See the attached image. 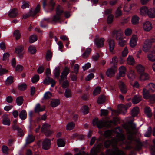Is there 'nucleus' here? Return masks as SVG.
Here are the masks:
<instances>
[{
	"mask_svg": "<svg viewBox=\"0 0 155 155\" xmlns=\"http://www.w3.org/2000/svg\"><path fill=\"white\" fill-rule=\"evenodd\" d=\"M56 14L52 18H44L43 21L40 22V26L43 28H46L47 27V24L49 23H56L60 21L61 15L64 14L66 18H68V12H64L61 10L60 5L58 6L56 9Z\"/></svg>",
	"mask_w": 155,
	"mask_h": 155,
	"instance_id": "nucleus-1",
	"label": "nucleus"
},
{
	"mask_svg": "<svg viewBox=\"0 0 155 155\" xmlns=\"http://www.w3.org/2000/svg\"><path fill=\"white\" fill-rule=\"evenodd\" d=\"M116 139L112 137V140H107L104 143V147L109 148L110 146H112L114 150L108 149L106 150V153L107 155H126L125 153L122 150H120L117 145L114 144Z\"/></svg>",
	"mask_w": 155,
	"mask_h": 155,
	"instance_id": "nucleus-2",
	"label": "nucleus"
},
{
	"mask_svg": "<svg viewBox=\"0 0 155 155\" xmlns=\"http://www.w3.org/2000/svg\"><path fill=\"white\" fill-rule=\"evenodd\" d=\"M68 75V67L66 66L65 69L62 72L60 78L58 80L59 84H62V87L63 88H66L64 93V96L67 98H68V80H67Z\"/></svg>",
	"mask_w": 155,
	"mask_h": 155,
	"instance_id": "nucleus-3",
	"label": "nucleus"
},
{
	"mask_svg": "<svg viewBox=\"0 0 155 155\" xmlns=\"http://www.w3.org/2000/svg\"><path fill=\"white\" fill-rule=\"evenodd\" d=\"M155 91V84L150 83L148 84L146 88L143 90V95L144 98L149 99L151 95L150 93L153 92Z\"/></svg>",
	"mask_w": 155,
	"mask_h": 155,
	"instance_id": "nucleus-4",
	"label": "nucleus"
},
{
	"mask_svg": "<svg viewBox=\"0 0 155 155\" xmlns=\"http://www.w3.org/2000/svg\"><path fill=\"white\" fill-rule=\"evenodd\" d=\"M140 11L141 14H147L150 18L155 17V8H153L149 9L146 6H143L141 8Z\"/></svg>",
	"mask_w": 155,
	"mask_h": 155,
	"instance_id": "nucleus-5",
	"label": "nucleus"
},
{
	"mask_svg": "<svg viewBox=\"0 0 155 155\" xmlns=\"http://www.w3.org/2000/svg\"><path fill=\"white\" fill-rule=\"evenodd\" d=\"M137 71L140 74V77L143 80L148 79L149 75L144 72L145 68L143 66L139 64L137 67Z\"/></svg>",
	"mask_w": 155,
	"mask_h": 155,
	"instance_id": "nucleus-6",
	"label": "nucleus"
},
{
	"mask_svg": "<svg viewBox=\"0 0 155 155\" xmlns=\"http://www.w3.org/2000/svg\"><path fill=\"white\" fill-rule=\"evenodd\" d=\"M154 42H155V38H151L150 39H147L145 43L146 45L143 47V51L145 52L148 51V47H151L152 44Z\"/></svg>",
	"mask_w": 155,
	"mask_h": 155,
	"instance_id": "nucleus-7",
	"label": "nucleus"
},
{
	"mask_svg": "<svg viewBox=\"0 0 155 155\" xmlns=\"http://www.w3.org/2000/svg\"><path fill=\"white\" fill-rule=\"evenodd\" d=\"M24 49L23 46L21 45H18L15 48V53L17 54L19 58H21L23 55V52Z\"/></svg>",
	"mask_w": 155,
	"mask_h": 155,
	"instance_id": "nucleus-8",
	"label": "nucleus"
},
{
	"mask_svg": "<svg viewBox=\"0 0 155 155\" xmlns=\"http://www.w3.org/2000/svg\"><path fill=\"white\" fill-rule=\"evenodd\" d=\"M101 146L100 144H98L96 146L95 145L94 147L91 150V155H97V153L101 151Z\"/></svg>",
	"mask_w": 155,
	"mask_h": 155,
	"instance_id": "nucleus-9",
	"label": "nucleus"
},
{
	"mask_svg": "<svg viewBox=\"0 0 155 155\" xmlns=\"http://www.w3.org/2000/svg\"><path fill=\"white\" fill-rule=\"evenodd\" d=\"M112 35L116 36V38L117 40H121L123 39L122 33L119 30H114L112 31Z\"/></svg>",
	"mask_w": 155,
	"mask_h": 155,
	"instance_id": "nucleus-10",
	"label": "nucleus"
},
{
	"mask_svg": "<svg viewBox=\"0 0 155 155\" xmlns=\"http://www.w3.org/2000/svg\"><path fill=\"white\" fill-rule=\"evenodd\" d=\"M92 123L93 126H97L99 129H101L103 127V122L101 120H99L98 118H95L93 119Z\"/></svg>",
	"mask_w": 155,
	"mask_h": 155,
	"instance_id": "nucleus-11",
	"label": "nucleus"
},
{
	"mask_svg": "<svg viewBox=\"0 0 155 155\" xmlns=\"http://www.w3.org/2000/svg\"><path fill=\"white\" fill-rule=\"evenodd\" d=\"M51 145V141L50 140L48 139H45L42 143L43 148L45 150H47L49 149Z\"/></svg>",
	"mask_w": 155,
	"mask_h": 155,
	"instance_id": "nucleus-12",
	"label": "nucleus"
},
{
	"mask_svg": "<svg viewBox=\"0 0 155 155\" xmlns=\"http://www.w3.org/2000/svg\"><path fill=\"white\" fill-rule=\"evenodd\" d=\"M117 129H118L120 132V133L119 132L117 133V137L118 140L120 142L124 141L125 139V137L123 134L121 133L122 131V129L119 127H117Z\"/></svg>",
	"mask_w": 155,
	"mask_h": 155,
	"instance_id": "nucleus-13",
	"label": "nucleus"
},
{
	"mask_svg": "<svg viewBox=\"0 0 155 155\" xmlns=\"http://www.w3.org/2000/svg\"><path fill=\"white\" fill-rule=\"evenodd\" d=\"M43 83L44 84L48 85L50 83L51 84V86L53 87L55 84V81L52 78L49 77H47L43 81Z\"/></svg>",
	"mask_w": 155,
	"mask_h": 155,
	"instance_id": "nucleus-14",
	"label": "nucleus"
},
{
	"mask_svg": "<svg viewBox=\"0 0 155 155\" xmlns=\"http://www.w3.org/2000/svg\"><path fill=\"white\" fill-rule=\"evenodd\" d=\"M50 126L48 124H45L42 125L41 130L45 132L48 136H50L52 134V132L48 130V128Z\"/></svg>",
	"mask_w": 155,
	"mask_h": 155,
	"instance_id": "nucleus-15",
	"label": "nucleus"
},
{
	"mask_svg": "<svg viewBox=\"0 0 155 155\" xmlns=\"http://www.w3.org/2000/svg\"><path fill=\"white\" fill-rule=\"evenodd\" d=\"M148 59L151 61H155V46L153 47L150 53L147 55Z\"/></svg>",
	"mask_w": 155,
	"mask_h": 155,
	"instance_id": "nucleus-16",
	"label": "nucleus"
},
{
	"mask_svg": "<svg viewBox=\"0 0 155 155\" xmlns=\"http://www.w3.org/2000/svg\"><path fill=\"white\" fill-rule=\"evenodd\" d=\"M143 28L145 31H150L152 28V24L150 22L147 21L143 24Z\"/></svg>",
	"mask_w": 155,
	"mask_h": 155,
	"instance_id": "nucleus-17",
	"label": "nucleus"
},
{
	"mask_svg": "<svg viewBox=\"0 0 155 155\" xmlns=\"http://www.w3.org/2000/svg\"><path fill=\"white\" fill-rule=\"evenodd\" d=\"M131 103L130 102L127 103L125 105L120 104L118 105V107L120 111L123 110L126 111L131 106Z\"/></svg>",
	"mask_w": 155,
	"mask_h": 155,
	"instance_id": "nucleus-18",
	"label": "nucleus"
},
{
	"mask_svg": "<svg viewBox=\"0 0 155 155\" xmlns=\"http://www.w3.org/2000/svg\"><path fill=\"white\" fill-rule=\"evenodd\" d=\"M104 41V39L103 38H101L99 39L96 38L95 40V44L98 47H103Z\"/></svg>",
	"mask_w": 155,
	"mask_h": 155,
	"instance_id": "nucleus-19",
	"label": "nucleus"
},
{
	"mask_svg": "<svg viewBox=\"0 0 155 155\" xmlns=\"http://www.w3.org/2000/svg\"><path fill=\"white\" fill-rule=\"evenodd\" d=\"M137 38L136 36H133L130 40V45L132 48L135 47L137 43Z\"/></svg>",
	"mask_w": 155,
	"mask_h": 155,
	"instance_id": "nucleus-20",
	"label": "nucleus"
},
{
	"mask_svg": "<svg viewBox=\"0 0 155 155\" xmlns=\"http://www.w3.org/2000/svg\"><path fill=\"white\" fill-rule=\"evenodd\" d=\"M18 14V10L17 9L14 8L12 9L8 14L9 17L11 18H15Z\"/></svg>",
	"mask_w": 155,
	"mask_h": 155,
	"instance_id": "nucleus-21",
	"label": "nucleus"
},
{
	"mask_svg": "<svg viewBox=\"0 0 155 155\" xmlns=\"http://www.w3.org/2000/svg\"><path fill=\"white\" fill-rule=\"evenodd\" d=\"M144 112L145 114L148 118H150L152 115L151 110L150 108L148 106H146L145 107L144 110Z\"/></svg>",
	"mask_w": 155,
	"mask_h": 155,
	"instance_id": "nucleus-22",
	"label": "nucleus"
},
{
	"mask_svg": "<svg viewBox=\"0 0 155 155\" xmlns=\"http://www.w3.org/2000/svg\"><path fill=\"white\" fill-rule=\"evenodd\" d=\"M126 68L123 66H121L119 68V77H123L126 74Z\"/></svg>",
	"mask_w": 155,
	"mask_h": 155,
	"instance_id": "nucleus-23",
	"label": "nucleus"
},
{
	"mask_svg": "<svg viewBox=\"0 0 155 155\" xmlns=\"http://www.w3.org/2000/svg\"><path fill=\"white\" fill-rule=\"evenodd\" d=\"M35 140V137L31 134L28 135L26 140V143L29 144L33 142Z\"/></svg>",
	"mask_w": 155,
	"mask_h": 155,
	"instance_id": "nucleus-24",
	"label": "nucleus"
},
{
	"mask_svg": "<svg viewBox=\"0 0 155 155\" xmlns=\"http://www.w3.org/2000/svg\"><path fill=\"white\" fill-rule=\"evenodd\" d=\"M60 103V101L58 99H54L52 100L50 102L51 106L53 107H55L59 105Z\"/></svg>",
	"mask_w": 155,
	"mask_h": 155,
	"instance_id": "nucleus-25",
	"label": "nucleus"
},
{
	"mask_svg": "<svg viewBox=\"0 0 155 155\" xmlns=\"http://www.w3.org/2000/svg\"><path fill=\"white\" fill-rule=\"evenodd\" d=\"M114 69L113 68H108L106 72V75L109 77L113 76L114 75Z\"/></svg>",
	"mask_w": 155,
	"mask_h": 155,
	"instance_id": "nucleus-26",
	"label": "nucleus"
},
{
	"mask_svg": "<svg viewBox=\"0 0 155 155\" xmlns=\"http://www.w3.org/2000/svg\"><path fill=\"white\" fill-rule=\"evenodd\" d=\"M109 50L111 52H113L115 47V43L114 40L110 39L108 41Z\"/></svg>",
	"mask_w": 155,
	"mask_h": 155,
	"instance_id": "nucleus-27",
	"label": "nucleus"
},
{
	"mask_svg": "<svg viewBox=\"0 0 155 155\" xmlns=\"http://www.w3.org/2000/svg\"><path fill=\"white\" fill-rule=\"evenodd\" d=\"M92 51L91 49L89 48H87L85 51L82 54V57L84 58H87Z\"/></svg>",
	"mask_w": 155,
	"mask_h": 155,
	"instance_id": "nucleus-28",
	"label": "nucleus"
},
{
	"mask_svg": "<svg viewBox=\"0 0 155 155\" xmlns=\"http://www.w3.org/2000/svg\"><path fill=\"white\" fill-rule=\"evenodd\" d=\"M139 19L140 18L138 16L136 15L133 16L131 20L132 23L133 25L138 24Z\"/></svg>",
	"mask_w": 155,
	"mask_h": 155,
	"instance_id": "nucleus-29",
	"label": "nucleus"
},
{
	"mask_svg": "<svg viewBox=\"0 0 155 155\" xmlns=\"http://www.w3.org/2000/svg\"><path fill=\"white\" fill-rule=\"evenodd\" d=\"M53 54L51 51L50 50H48L46 52L45 55V59L47 61L51 60Z\"/></svg>",
	"mask_w": 155,
	"mask_h": 155,
	"instance_id": "nucleus-30",
	"label": "nucleus"
},
{
	"mask_svg": "<svg viewBox=\"0 0 155 155\" xmlns=\"http://www.w3.org/2000/svg\"><path fill=\"white\" fill-rule=\"evenodd\" d=\"M27 113L25 110H22L19 113V117L22 120L25 119L27 118Z\"/></svg>",
	"mask_w": 155,
	"mask_h": 155,
	"instance_id": "nucleus-31",
	"label": "nucleus"
},
{
	"mask_svg": "<svg viewBox=\"0 0 155 155\" xmlns=\"http://www.w3.org/2000/svg\"><path fill=\"white\" fill-rule=\"evenodd\" d=\"M119 87L121 92L124 94H126L127 92V89L125 84L122 82L119 85Z\"/></svg>",
	"mask_w": 155,
	"mask_h": 155,
	"instance_id": "nucleus-32",
	"label": "nucleus"
},
{
	"mask_svg": "<svg viewBox=\"0 0 155 155\" xmlns=\"http://www.w3.org/2000/svg\"><path fill=\"white\" fill-rule=\"evenodd\" d=\"M16 101L18 105H21L22 104L24 101L23 97L22 96H20L17 97L16 98Z\"/></svg>",
	"mask_w": 155,
	"mask_h": 155,
	"instance_id": "nucleus-33",
	"label": "nucleus"
},
{
	"mask_svg": "<svg viewBox=\"0 0 155 155\" xmlns=\"http://www.w3.org/2000/svg\"><path fill=\"white\" fill-rule=\"evenodd\" d=\"M57 144L59 147H63L65 145V143L63 139H59L57 140Z\"/></svg>",
	"mask_w": 155,
	"mask_h": 155,
	"instance_id": "nucleus-34",
	"label": "nucleus"
},
{
	"mask_svg": "<svg viewBox=\"0 0 155 155\" xmlns=\"http://www.w3.org/2000/svg\"><path fill=\"white\" fill-rule=\"evenodd\" d=\"M139 108L138 107H134L131 110V114L133 117L137 116L138 113Z\"/></svg>",
	"mask_w": 155,
	"mask_h": 155,
	"instance_id": "nucleus-35",
	"label": "nucleus"
},
{
	"mask_svg": "<svg viewBox=\"0 0 155 155\" xmlns=\"http://www.w3.org/2000/svg\"><path fill=\"white\" fill-rule=\"evenodd\" d=\"M89 108L87 105H84L82 107V110L84 114H87L89 112Z\"/></svg>",
	"mask_w": 155,
	"mask_h": 155,
	"instance_id": "nucleus-36",
	"label": "nucleus"
},
{
	"mask_svg": "<svg viewBox=\"0 0 155 155\" xmlns=\"http://www.w3.org/2000/svg\"><path fill=\"white\" fill-rule=\"evenodd\" d=\"M105 99V98L103 95H100L98 97L97 102L99 104H102L104 102Z\"/></svg>",
	"mask_w": 155,
	"mask_h": 155,
	"instance_id": "nucleus-37",
	"label": "nucleus"
},
{
	"mask_svg": "<svg viewBox=\"0 0 155 155\" xmlns=\"http://www.w3.org/2000/svg\"><path fill=\"white\" fill-rule=\"evenodd\" d=\"M44 110V109L41 108L40 104L38 103L37 104L35 108V113H38L39 112L42 111Z\"/></svg>",
	"mask_w": 155,
	"mask_h": 155,
	"instance_id": "nucleus-38",
	"label": "nucleus"
},
{
	"mask_svg": "<svg viewBox=\"0 0 155 155\" xmlns=\"http://www.w3.org/2000/svg\"><path fill=\"white\" fill-rule=\"evenodd\" d=\"M101 91V87L99 86L96 87L93 92V95L94 96H96L100 94Z\"/></svg>",
	"mask_w": 155,
	"mask_h": 155,
	"instance_id": "nucleus-39",
	"label": "nucleus"
},
{
	"mask_svg": "<svg viewBox=\"0 0 155 155\" xmlns=\"http://www.w3.org/2000/svg\"><path fill=\"white\" fill-rule=\"evenodd\" d=\"M13 35L15 37L16 40H18L20 38L21 35L19 31L18 30H16L13 33Z\"/></svg>",
	"mask_w": 155,
	"mask_h": 155,
	"instance_id": "nucleus-40",
	"label": "nucleus"
},
{
	"mask_svg": "<svg viewBox=\"0 0 155 155\" xmlns=\"http://www.w3.org/2000/svg\"><path fill=\"white\" fill-rule=\"evenodd\" d=\"M140 100V97L136 95L133 97L132 101L134 104H136L138 103Z\"/></svg>",
	"mask_w": 155,
	"mask_h": 155,
	"instance_id": "nucleus-41",
	"label": "nucleus"
},
{
	"mask_svg": "<svg viewBox=\"0 0 155 155\" xmlns=\"http://www.w3.org/2000/svg\"><path fill=\"white\" fill-rule=\"evenodd\" d=\"M54 74L55 78L57 79H58L60 74V71L59 67H55V71H54Z\"/></svg>",
	"mask_w": 155,
	"mask_h": 155,
	"instance_id": "nucleus-42",
	"label": "nucleus"
},
{
	"mask_svg": "<svg viewBox=\"0 0 155 155\" xmlns=\"http://www.w3.org/2000/svg\"><path fill=\"white\" fill-rule=\"evenodd\" d=\"M104 134L106 137L110 138L112 137V133L111 130H108L105 131Z\"/></svg>",
	"mask_w": 155,
	"mask_h": 155,
	"instance_id": "nucleus-43",
	"label": "nucleus"
},
{
	"mask_svg": "<svg viewBox=\"0 0 155 155\" xmlns=\"http://www.w3.org/2000/svg\"><path fill=\"white\" fill-rule=\"evenodd\" d=\"M22 3L23 5L21 6L22 8L23 9H24L27 8H29L30 5L28 2L23 0L22 1Z\"/></svg>",
	"mask_w": 155,
	"mask_h": 155,
	"instance_id": "nucleus-44",
	"label": "nucleus"
},
{
	"mask_svg": "<svg viewBox=\"0 0 155 155\" xmlns=\"http://www.w3.org/2000/svg\"><path fill=\"white\" fill-rule=\"evenodd\" d=\"M114 18V16L112 14L109 15L107 17V22L108 24H111L113 21Z\"/></svg>",
	"mask_w": 155,
	"mask_h": 155,
	"instance_id": "nucleus-45",
	"label": "nucleus"
},
{
	"mask_svg": "<svg viewBox=\"0 0 155 155\" xmlns=\"http://www.w3.org/2000/svg\"><path fill=\"white\" fill-rule=\"evenodd\" d=\"M28 51L32 54H34L36 52V49L34 47L32 46H30L29 47Z\"/></svg>",
	"mask_w": 155,
	"mask_h": 155,
	"instance_id": "nucleus-46",
	"label": "nucleus"
},
{
	"mask_svg": "<svg viewBox=\"0 0 155 155\" xmlns=\"http://www.w3.org/2000/svg\"><path fill=\"white\" fill-rule=\"evenodd\" d=\"M122 15V12L120 9V7H118L116 9L115 12V16L117 18Z\"/></svg>",
	"mask_w": 155,
	"mask_h": 155,
	"instance_id": "nucleus-47",
	"label": "nucleus"
},
{
	"mask_svg": "<svg viewBox=\"0 0 155 155\" xmlns=\"http://www.w3.org/2000/svg\"><path fill=\"white\" fill-rule=\"evenodd\" d=\"M14 78L12 76H9L7 78L6 83L8 85L11 84L13 82Z\"/></svg>",
	"mask_w": 155,
	"mask_h": 155,
	"instance_id": "nucleus-48",
	"label": "nucleus"
},
{
	"mask_svg": "<svg viewBox=\"0 0 155 155\" xmlns=\"http://www.w3.org/2000/svg\"><path fill=\"white\" fill-rule=\"evenodd\" d=\"M118 62V58L117 57L115 56L113 57L112 58V61L110 62V64H113L114 67L117 65Z\"/></svg>",
	"mask_w": 155,
	"mask_h": 155,
	"instance_id": "nucleus-49",
	"label": "nucleus"
},
{
	"mask_svg": "<svg viewBox=\"0 0 155 155\" xmlns=\"http://www.w3.org/2000/svg\"><path fill=\"white\" fill-rule=\"evenodd\" d=\"M37 40V37L35 35H33L30 36L29 38V42L30 43H34Z\"/></svg>",
	"mask_w": 155,
	"mask_h": 155,
	"instance_id": "nucleus-50",
	"label": "nucleus"
},
{
	"mask_svg": "<svg viewBox=\"0 0 155 155\" xmlns=\"http://www.w3.org/2000/svg\"><path fill=\"white\" fill-rule=\"evenodd\" d=\"M152 128L150 126L148 127L147 131L146 132V134L145 135V136L147 137H150L152 134Z\"/></svg>",
	"mask_w": 155,
	"mask_h": 155,
	"instance_id": "nucleus-51",
	"label": "nucleus"
},
{
	"mask_svg": "<svg viewBox=\"0 0 155 155\" xmlns=\"http://www.w3.org/2000/svg\"><path fill=\"white\" fill-rule=\"evenodd\" d=\"M2 123L4 125L9 126L10 124V121L8 118L5 117L3 119Z\"/></svg>",
	"mask_w": 155,
	"mask_h": 155,
	"instance_id": "nucleus-52",
	"label": "nucleus"
},
{
	"mask_svg": "<svg viewBox=\"0 0 155 155\" xmlns=\"http://www.w3.org/2000/svg\"><path fill=\"white\" fill-rule=\"evenodd\" d=\"M39 79V76L36 75L34 76L31 78V81L33 83H36Z\"/></svg>",
	"mask_w": 155,
	"mask_h": 155,
	"instance_id": "nucleus-53",
	"label": "nucleus"
},
{
	"mask_svg": "<svg viewBox=\"0 0 155 155\" xmlns=\"http://www.w3.org/2000/svg\"><path fill=\"white\" fill-rule=\"evenodd\" d=\"M75 124L73 121L68 122V130L73 129L75 127Z\"/></svg>",
	"mask_w": 155,
	"mask_h": 155,
	"instance_id": "nucleus-54",
	"label": "nucleus"
},
{
	"mask_svg": "<svg viewBox=\"0 0 155 155\" xmlns=\"http://www.w3.org/2000/svg\"><path fill=\"white\" fill-rule=\"evenodd\" d=\"M27 87V86L25 84H22L18 85V89L21 91H24Z\"/></svg>",
	"mask_w": 155,
	"mask_h": 155,
	"instance_id": "nucleus-55",
	"label": "nucleus"
},
{
	"mask_svg": "<svg viewBox=\"0 0 155 155\" xmlns=\"http://www.w3.org/2000/svg\"><path fill=\"white\" fill-rule=\"evenodd\" d=\"M94 74L93 73H91L89 74L85 78V80L87 81H88L91 80L92 79H93V78H94Z\"/></svg>",
	"mask_w": 155,
	"mask_h": 155,
	"instance_id": "nucleus-56",
	"label": "nucleus"
},
{
	"mask_svg": "<svg viewBox=\"0 0 155 155\" xmlns=\"http://www.w3.org/2000/svg\"><path fill=\"white\" fill-rule=\"evenodd\" d=\"M23 69V66L21 65H17L15 68V71L16 72H21Z\"/></svg>",
	"mask_w": 155,
	"mask_h": 155,
	"instance_id": "nucleus-57",
	"label": "nucleus"
},
{
	"mask_svg": "<svg viewBox=\"0 0 155 155\" xmlns=\"http://www.w3.org/2000/svg\"><path fill=\"white\" fill-rule=\"evenodd\" d=\"M79 66L78 64H75L74 67V73L76 74H77L79 72Z\"/></svg>",
	"mask_w": 155,
	"mask_h": 155,
	"instance_id": "nucleus-58",
	"label": "nucleus"
},
{
	"mask_svg": "<svg viewBox=\"0 0 155 155\" xmlns=\"http://www.w3.org/2000/svg\"><path fill=\"white\" fill-rule=\"evenodd\" d=\"M2 150L3 153H5L6 154H8L9 148L7 146L5 145L3 146Z\"/></svg>",
	"mask_w": 155,
	"mask_h": 155,
	"instance_id": "nucleus-59",
	"label": "nucleus"
},
{
	"mask_svg": "<svg viewBox=\"0 0 155 155\" xmlns=\"http://www.w3.org/2000/svg\"><path fill=\"white\" fill-rule=\"evenodd\" d=\"M128 53V50L127 48L126 47L122 52V55L123 57H125L127 56Z\"/></svg>",
	"mask_w": 155,
	"mask_h": 155,
	"instance_id": "nucleus-60",
	"label": "nucleus"
},
{
	"mask_svg": "<svg viewBox=\"0 0 155 155\" xmlns=\"http://www.w3.org/2000/svg\"><path fill=\"white\" fill-rule=\"evenodd\" d=\"M91 64L89 62L86 64L84 66L82 67V68L84 71H85L91 67Z\"/></svg>",
	"mask_w": 155,
	"mask_h": 155,
	"instance_id": "nucleus-61",
	"label": "nucleus"
},
{
	"mask_svg": "<svg viewBox=\"0 0 155 155\" xmlns=\"http://www.w3.org/2000/svg\"><path fill=\"white\" fill-rule=\"evenodd\" d=\"M124 33L126 36H129L131 35L132 33V30L130 28H127L125 30Z\"/></svg>",
	"mask_w": 155,
	"mask_h": 155,
	"instance_id": "nucleus-62",
	"label": "nucleus"
},
{
	"mask_svg": "<svg viewBox=\"0 0 155 155\" xmlns=\"http://www.w3.org/2000/svg\"><path fill=\"white\" fill-rule=\"evenodd\" d=\"M127 61L128 63L131 64H132L134 62V60L133 58L130 56H129L127 58Z\"/></svg>",
	"mask_w": 155,
	"mask_h": 155,
	"instance_id": "nucleus-63",
	"label": "nucleus"
},
{
	"mask_svg": "<svg viewBox=\"0 0 155 155\" xmlns=\"http://www.w3.org/2000/svg\"><path fill=\"white\" fill-rule=\"evenodd\" d=\"M45 70L44 67L42 66H40L37 70V72L39 74L42 73Z\"/></svg>",
	"mask_w": 155,
	"mask_h": 155,
	"instance_id": "nucleus-64",
	"label": "nucleus"
}]
</instances>
